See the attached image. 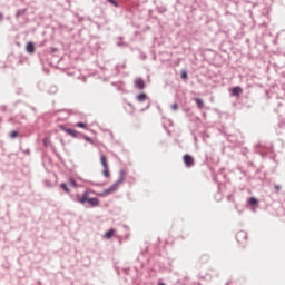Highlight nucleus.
Segmentation results:
<instances>
[{"mask_svg": "<svg viewBox=\"0 0 285 285\" xmlns=\"http://www.w3.org/2000/svg\"><path fill=\"white\" fill-rule=\"evenodd\" d=\"M76 127H77V128H87V126H86L85 122H77V124H76Z\"/></svg>", "mask_w": 285, "mask_h": 285, "instance_id": "nucleus-21", "label": "nucleus"}, {"mask_svg": "<svg viewBox=\"0 0 285 285\" xmlns=\"http://www.w3.org/2000/svg\"><path fill=\"white\" fill-rule=\"evenodd\" d=\"M57 90H58L57 86L51 85V86L49 87L48 92H49V95H57Z\"/></svg>", "mask_w": 285, "mask_h": 285, "instance_id": "nucleus-13", "label": "nucleus"}, {"mask_svg": "<svg viewBox=\"0 0 285 285\" xmlns=\"http://www.w3.org/2000/svg\"><path fill=\"white\" fill-rule=\"evenodd\" d=\"M171 110H179V105L177 102L171 105Z\"/></svg>", "mask_w": 285, "mask_h": 285, "instance_id": "nucleus-23", "label": "nucleus"}, {"mask_svg": "<svg viewBox=\"0 0 285 285\" xmlns=\"http://www.w3.org/2000/svg\"><path fill=\"white\" fill-rule=\"evenodd\" d=\"M274 190H275L276 194H278L279 190H282V186H279V185H274Z\"/></svg>", "mask_w": 285, "mask_h": 285, "instance_id": "nucleus-24", "label": "nucleus"}, {"mask_svg": "<svg viewBox=\"0 0 285 285\" xmlns=\"http://www.w3.org/2000/svg\"><path fill=\"white\" fill-rule=\"evenodd\" d=\"M27 9H18L16 12V18L19 19V17H23L26 14Z\"/></svg>", "mask_w": 285, "mask_h": 285, "instance_id": "nucleus-12", "label": "nucleus"}, {"mask_svg": "<svg viewBox=\"0 0 285 285\" xmlns=\"http://www.w3.org/2000/svg\"><path fill=\"white\" fill-rule=\"evenodd\" d=\"M242 92H244V90L242 89V87H234L232 89V95L234 97H239V95H242Z\"/></svg>", "mask_w": 285, "mask_h": 285, "instance_id": "nucleus-8", "label": "nucleus"}, {"mask_svg": "<svg viewBox=\"0 0 285 285\" xmlns=\"http://www.w3.org/2000/svg\"><path fill=\"white\" fill-rule=\"evenodd\" d=\"M248 204H249V206H257V204H259V202L257 200V198L250 197L248 199Z\"/></svg>", "mask_w": 285, "mask_h": 285, "instance_id": "nucleus-14", "label": "nucleus"}, {"mask_svg": "<svg viewBox=\"0 0 285 285\" xmlns=\"http://www.w3.org/2000/svg\"><path fill=\"white\" fill-rule=\"evenodd\" d=\"M246 239H248V234L244 230H239L236 234V242H238V244H244V242H246Z\"/></svg>", "mask_w": 285, "mask_h": 285, "instance_id": "nucleus-3", "label": "nucleus"}, {"mask_svg": "<svg viewBox=\"0 0 285 285\" xmlns=\"http://www.w3.org/2000/svg\"><path fill=\"white\" fill-rule=\"evenodd\" d=\"M124 179H126V171L124 169H121L119 171V177H118L117 181H115L109 188L105 189L100 194V196L106 197V195H110V193H115V190H117V188H119V184H124Z\"/></svg>", "mask_w": 285, "mask_h": 285, "instance_id": "nucleus-2", "label": "nucleus"}, {"mask_svg": "<svg viewBox=\"0 0 285 285\" xmlns=\"http://www.w3.org/2000/svg\"><path fill=\"white\" fill-rule=\"evenodd\" d=\"M43 146H46V148H48V142L46 140H43Z\"/></svg>", "mask_w": 285, "mask_h": 285, "instance_id": "nucleus-30", "label": "nucleus"}, {"mask_svg": "<svg viewBox=\"0 0 285 285\" xmlns=\"http://www.w3.org/2000/svg\"><path fill=\"white\" fill-rule=\"evenodd\" d=\"M117 46H124V43H121V42H118V43H117Z\"/></svg>", "mask_w": 285, "mask_h": 285, "instance_id": "nucleus-32", "label": "nucleus"}, {"mask_svg": "<svg viewBox=\"0 0 285 285\" xmlns=\"http://www.w3.org/2000/svg\"><path fill=\"white\" fill-rule=\"evenodd\" d=\"M180 79H188V72H186V70H181Z\"/></svg>", "mask_w": 285, "mask_h": 285, "instance_id": "nucleus-19", "label": "nucleus"}, {"mask_svg": "<svg viewBox=\"0 0 285 285\" xmlns=\"http://www.w3.org/2000/svg\"><path fill=\"white\" fill-rule=\"evenodd\" d=\"M9 137L10 139H17V137H19V131L12 130L11 132H9Z\"/></svg>", "mask_w": 285, "mask_h": 285, "instance_id": "nucleus-16", "label": "nucleus"}, {"mask_svg": "<svg viewBox=\"0 0 285 285\" xmlns=\"http://www.w3.org/2000/svg\"><path fill=\"white\" fill-rule=\"evenodd\" d=\"M149 107H150V104L147 105V108H149Z\"/></svg>", "mask_w": 285, "mask_h": 285, "instance_id": "nucleus-34", "label": "nucleus"}, {"mask_svg": "<svg viewBox=\"0 0 285 285\" xmlns=\"http://www.w3.org/2000/svg\"><path fill=\"white\" fill-rule=\"evenodd\" d=\"M100 164H101L102 168H108V158H106L105 155L100 156Z\"/></svg>", "mask_w": 285, "mask_h": 285, "instance_id": "nucleus-10", "label": "nucleus"}, {"mask_svg": "<svg viewBox=\"0 0 285 285\" xmlns=\"http://www.w3.org/2000/svg\"><path fill=\"white\" fill-rule=\"evenodd\" d=\"M77 203L81 204L82 206L89 204L91 208H97V206H99V198H90V193L88 190H85L81 196L77 195Z\"/></svg>", "mask_w": 285, "mask_h": 285, "instance_id": "nucleus-1", "label": "nucleus"}, {"mask_svg": "<svg viewBox=\"0 0 285 285\" xmlns=\"http://www.w3.org/2000/svg\"><path fill=\"white\" fill-rule=\"evenodd\" d=\"M85 141H88V144H95V140H92V138L89 136H85Z\"/></svg>", "mask_w": 285, "mask_h": 285, "instance_id": "nucleus-22", "label": "nucleus"}, {"mask_svg": "<svg viewBox=\"0 0 285 285\" xmlns=\"http://www.w3.org/2000/svg\"><path fill=\"white\" fill-rule=\"evenodd\" d=\"M62 130H65V132H67L68 135H70V137H73L75 139L79 138V136L81 135V132L75 130V129H68L66 127H61Z\"/></svg>", "mask_w": 285, "mask_h": 285, "instance_id": "nucleus-5", "label": "nucleus"}, {"mask_svg": "<svg viewBox=\"0 0 285 285\" xmlns=\"http://www.w3.org/2000/svg\"><path fill=\"white\" fill-rule=\"evenodd\" d=\"M24 155H30V149L22 150Z\"/></svg>", "mask_w": 285, "mask_h": 285, "instance_id": "nucleus-29", "label": "nucleus"}, {"mask_svg": "<svg viewBox=\"0 0 285 285\" xmlns=\"http://www.w3.org/2000/svg\"><path fill=\"white\" fill-rule=\"evenodd\" d=\"M26 51L29 55H35V43L33 42H28L26 46Z\"/></svg>", "mask_w": 285, "mask_h": 285, "instance_id": "nucleus-7", "label": "nucleus"}, {"mask_svg": "<svg viewBox=\"0 0 285 285\" xmlns=\"http://www.w3.org/2000/svg\"><path fill=\"white\" fill-rule=\"evenodd\" d=\"M0 19H3V13H0Z\"/></svg>", "mask_w": 285, "mask_h": 285, "instance_id": "nucleus-31", "label": "nucleus"}, {"mask_svg": "<svg viewBox=\"0 0 285 285\" xmlns=\"http://www.w3.org/2000/svg\"><path fill=\"white\" fill-rule=\"evenodd\" d=\"M114 235H115V229H109V230L105 234V238H106V239H110V238H112Z\"/></svg>", "mask_w": 285, "mask_h": 285, "instance_id": "nucleus-15", "label": "nucleus"}, {"mask_svg": "<svg viewBox=\"0 0 285 285\" xmlns=\"http://www.w3.org/2000/svg\"><path fill=\"white\" fill-rule=\"evenodd\" d=\"M184 164L185 166H187V168H190V166H195V159L193 158V156L186 154L184 157Z\"/></svg>", "mask_w": 285, "mask_h": 285, "instance_id": "nucleus-4", "label": "nucleus"}, {"mask_svg": "<svg viewBox=\"0 0 285 285\" xmlns=\"http://www.w3.org/2000/svg\"><path fill=\"white\" fill-rule=\"evenodd\" d=\"M70 184L71 186H77V180H75V178H70Z\"/></svg>", "mask_w": 285, "mask_h": 285, "instance_id": "nucleus-27", "label": "nucleus"}, {"mask_svg": "<svg viewBox=\"0 0 285 285\" xmlns=\"http://www.w3.org/2000/svg\"><path fill=\"white\" fill-rule=\"evenodd\" d=\"M102 175H104V177H110V171L108 170V167L104 168Z\"/></svg>", "mask_w": 285, "mask_h": 285, "instance_id": "nucleus-20", "label": "nucleus"}, {"mask_svg": "<svg viewBox=\"0 0 285 285\" xmlns=\"http://www.w3.org/2000/svg\"><path fill=\"white\" fill-rule=\"evenodd\" d=\"M51 52H59V49L57 47H52Z\"/></svg>", "mask_w": 285, "mask_h": 285, "instance_id": "nucleus-28", "label": "nucleus"}, {"mask_svg": "<svg viewBox=\"0 0 285 285\" xmlns=\"http://www.w3.org/2000/svg\"><path fill=\"white\" fill-rule=\"evenodd\" d=\"M135 88H137L138 90H144V88H146V82H144V79L141 78H137L134 82Z\"/></svg>", "mask_w": 285, "mask_h": 285, "instance_id": "nucleus-6", "label": "nucleus"}, {"mask_svg": "<svg viewBox=\"0 0 285 285\" xmlns=\"http://www.w3.org/2000/svg\"><path fill=\"white\" fill-rule=\"evenodd\" d=\"M60 188H62V190H65V193H70V188H68V185L66 183H62L60 185Z\"/></svg>", "mask_w": 285, "mask_h": 285, "instance_id": "nucleus-17", "label": "nucleus"}, {"mask_svg": "<svg viewBox=\"0 0 285 285\" xmlns=\"http://www.w3.org/2000/svg\"><path fill=\"white\" fill-rule=\"evenodd\" d=\"M146 99H148V95L146 94H139L136 96V100L139 101L140 104H142V101H146Z\"/></svg>", "mask_w": 285, "mask_h": 285, "instance_id": "nucleus-9", "label": "nucleus"}, {"mask_svg": "<svg viewBox=\"0 0 285 285\" xmlns=\"http://www.w3.org/2000/svg\"><path fill=\"white\" fill-rule=\"evenodd\" d=\"M107 1H108V3L114 6L115 8H119V3L117 2V0H107Z\"/></svg>", "mask_w": 285, "mask_h": 285, "instance_id": "nucleus-18", "label": "nucleus"}, {"mask_svg": "<svg viewBox=\"0 0 285 285\" xmlns=\"http://www.w3.org/2000/svg\"><path fill=\"white\" fill-rule=\"evenodd\" d=\"M0 110H2V112H6V110H8V107L6 105H1Z\"/></svg>", "mask_w": 285, "mask_h": 285, "instance_id": "nucleus-26", "label": "nucleus"}, {"mask_svg": "<svg viewBox=\"0 0 285 285\" xmlns=\"http://www.w3.org/2000/svg\"><path fill=\"white\" fill-rule=\"evenodd\" d=\"M194 100L196 101L197 108L202 110L204 108V100L202 98H195Z\"/></svg>", "mask_w": 285, "mask_h": 285, "instance_id": "nucleus-11", "label": "nucleus"}, {"mask_svg": "<svg viewBox=\"0 0 285 285\" xmlns=\"http://www.w3.org/2000/svg\"><path fill=\"white\" fill-rule=\"evenodd\" d=\"M76 18L78 19L79 23H81L82 21H85V18L79 16V13H76Z\"/></svg>", "mask_w": 285, "mask_h": 285, "instance_id": "nucleus-25", "label": "nucleus"}, {"mask_svg": "<svg viewBox=\"0 0 285 285\" xmlns=\"http://www.w3.org/2000/svg\"><path fill=\"white\" fill-rule=\"evenodd\" d=\"M158 285H166V283H158Z\"/></svg>", "mask_w": 285, "mask_h": 285, "instance_id": "nucleus-33", "label": "nucleus"}]
</instances>
